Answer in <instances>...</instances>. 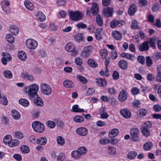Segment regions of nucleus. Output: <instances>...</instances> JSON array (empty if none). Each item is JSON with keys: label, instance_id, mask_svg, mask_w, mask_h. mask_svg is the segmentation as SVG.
<instances>
[{"label": "nucleus", "instance_id": "7c9ffc66", "mask_svg": "<svg viewBox=\"0 0 161 161\" xmlns=\"http://www.w3.org/2000/svg\"><path fill=\"white\" fill-rule=\"evenodd\" d=\"M148 44H149L151 47L154 49L155 47L156 39L154 37H152L149 39Z\"/></svg>", "mask_w": 161, "mask_h": 161}, {"label": "nucleus", "instance_id": "b1692460", "mask_svg": "<svg viewBox=\"0 0 161 161\" xmlns=\"http://www.w3.org/2000/svg\"><path fill=\"white\" fill-rule=\"evenodd\" d=\"M96 82L98 86L101 87L105 86L107 84L106 80L102 78L97 79Z\"/></svg>", "mask_w": 161, "mask_h": 161}, {"label": "nucleus", "instance_id": "864d4df0", "mask_svg": "<svg viewBox=\"0 0 161 161\" xmlns=\"http://www.w3.org/2000/svg\"><path fill=\"white\" fill-rule=\"evenodd\" d=\"M47 126L48 127L53 129L54 128L56 125L55 123L53 121L49 120L46 123Z\"/></svg>", "mask_w": 161, "mask_h": 161}, {"label": "nucleus", "instance_id": "2eb2a0df", "mask_svg": "<svg viewBox=\"0 0 161 161\" xmlns=\"http://www.w3.org/2000/svg\"><path fill=\"white\" fill-rule=\"evenodd\" d=\"M127 97V94L125 90H122L119 93L118 98L119 100L121 102L125 101Z\"/></svg>", "mask_w": 161, "mask_h": 161}, {"label": "nucleus", "instance_id": "f03ea898", "mask_svg": "<svg viewBox=\"0 0 161 161\" xmlns=\"http://www.w3.org/2000/svg\"><path fill=\"white\" fill-rule=\"evenodd\" d=\"M140 131L136 128H133L130 130L131 140L133 142H138L140 140Z\"/></svg>", "mask_w": 161, "mask_h": 161}, {"label": "nucleus", "instance_id": "6e6552de", "mask_svg": "<svg viewBox=\"0 0 161 161\" xmlns=\"http://www.w3.org/2000/svg\"><path fill=\"white\" fill-rule=\"evenodd\" d=\"M25 43L27 48L31 50L36 48L38 45L35 40L31 39H27L25 42Z\"/></svg>", "mask_w": 161, "mask_h": 161}, {"label": "nucleus", "instance_id": "e2e57ef3", "mask_svg": "<svg viewBox=\"0 0 161 161\" xmlns=\"http://www.w3.org/2000/svg\"><path fill=\"white\" fill-rule=\"evenodd\" d=\"M75 64L79 66H81L83 64L82 60L80 58L78 57L76 58L75 60Z\"/></svg>", "mask_w": 161, "mask_h": 161}, {"label": "nucleus", "instance_id": "5701e85b", "mask_svg": "<svg viewBox=\"0 0 161 161\" xmlns=\"http://www.w3.org/2000/svg\"><path fill=\"white\" fill-rule=\"evenodd\" d=\"M36 98H34V103L36 105L38 106H43L44 105L42 99L38 95L36 96Z\"/></svg>", "mask_w": 161, "mask_h": 161}, {"label": "nucleus", "instance_id": "2f4dec72", "mask_svg": "<svg viewBox=\"0 0 161 161\" xmlns=\"http://www.w3.org/2000/svg\"><path fill=\"white\" fill-rule=\"evenodd\" d=\"M9 31L12 34L16 35L19 32V29L18 27L16 26H13L11 27L9 29Z\"/></svg>", "mask_w": 161, "mask_h": 161}, {"label": "nucleus", "instance_id": "423d86ee", "mask_svg": "<svg viewBox=\"0 0 161 161\" xmlns=\"http://www.w3.org/2000/svg\"><path fill=\"white\" fill-rule=\"evenodd\" d=\"M40 87L42 92L45 95H49L51 93L52 90L49 85L42 83L41 84Z\"/></svg>", "mask_w": 161, "mask_h": 161}, {"label": "nucleus", "instance_id": "1a4fd4ad", "mask_svg": "<svg viewBox=\"0 0 161 161\" xmlns=\"http://www.w3.org/2000/svg\"><path fill=\"white\" fill-rule=\"evenodd\" d=\"M1 4L2 8L3 11L7 14H9L10 13L9 5L10 3L7 0H3L1 2Z\"/></svg>", "mask_w": 161, "mask_h": 161}, {"label": "nucleus", "instance_id": "6e6d98bb", "mask_svg": "<svg viewBox=\"0 0 161 161\" xmlns=\"http://www.w3.org/2000/svg\"><path fill=\"white\" fill-rule=\"evenodd\" d=\"M57 142L58 143L60 146L64 144L65 142L64 139L60 136H58L57 137Z\"/></svg>", "mask_w": 161, "mask_h": 161}, {"label": "nucleus", "instance_id": "5fc2aeb1", "mask_svg": "<svg viewBox=\"0 0 161 161\" xmlns=\"http://www.w3.org/2000/svg\"><path fill=\"white\" fill-rule=\"evenodd\" d=\"M81 156L85 154L87 151V149L85 147H82L78 149Z\"/></svg>", "mask_w": 161, "mask_h": 161}, {"label": "nucleus", "instance_id": "f704fd0d", "mask_svg": "<svg viewBox=\"0 0 161 161\" xmlns=\"http://www.w3.org/2000/svg\"><path fill=\"white\" fill-rule=\"evenodd\" d=\"M88 64L93 68H96L97 66V64L95 60L92 59H90L87 61Z\"/></svg>", "mask_w": 161, "mask_h": 161}, {"label": "nucleus", "instance_id": "412c9836", "mask_svg": "<svg viewBox=\"0 0 161 161\" xmlns=\"http://www.w3.org/2000/svg\"><path fill=\"white\" fill-rule=\"evenodd\" d=\"M119 67L123 69H126L128 68V64L126 61L124 60H122L118 62Z\"/></svg>", "mask_w": 161, "mask_h": 161}, {"label": "nucleus", "instance_id": "052dcab7", "mask_svg": "<svg viewBox=\"0 0 161 161\" xmlns=\"http://www.w3.org/2000/svg\"><path fill=\"white\" fill-rule=\"evenodd\" d=\"M15 137L17 138L21 139L24 136L22 132L19 131H17L15 133Z\"/></svg>", "mask_w": 161, "mask_h": 161}, {"label": "nucleus", "instance_id": "680f3d73", "mask_svg": "<svg viewBox=\"0 0 161 161\" xmlns=\"http://www.w3.org/2000/svg\"><path fill=\"white\" fill-rule=\"evenodd\" d=\"M159 9L158 4L157 3L153 4L152 6V10L153 12H156L158 11Z\"/></svg>", "mask_w": 161, "mask_h": 161}, {"label": "nucleus", "instance_id": "ddd939ff", "mask_svg": "<svg viewBox=\"0 0 161 161\" xmlns=\"http://www.w3.org/2000/svg\"><path fill=\"white\" fill-rule=\"evenodd\" d=\"M76 132L78 135L81 136H85L87 134L88 131L86 128L80 127L76 129Z\"/></svg>", "mask_w": 161, "mask_h": 161}, {"label": "nucleus", "instance_id": "f8f14e48", "mask_svg": "<svg viewBox=\"0 0 161 161\" xmlns=\"http://www.w3.org/2000/svg\"><path fill=\"white\" fill-rule=\"evenodd\" d=\"M138 48L139 51L141 52L148 51L149 48V46L147 41L143 42L142 44H139Z\"/></svg>", "mask_w": 161, "mask_h": 161}, {"label": "nucleus", "instance_id": "774afa93", "mask_svg": "<svg viewBox=\"0 0 161 161\" xmlns=\"http://www.w3.org/2000/svg\"><path fill=\"white\" fill-rule=\"evenodd\" d=\"M95 92V90L92 88H89L86 93V96H89L93 94Z\"/></svg>", "mask_w": 161, "mask_h": 161}, {"label": "nucleus", "instance_id": "49530a36", "mask_svg": "<svg viewBox=\"0 0 161 161\" xmlns=\"http://www.w3.org/2000/svg\"><path fill=\"white\" fill-rule=\"evenodd\" d=\"M77 78L78 81L82 83H86L87 82V79L81 75H77Z\"/></svg>", "mask_w": 161, "mask_h": 161}, {"label": "nucleus", "instance_id": "dca6fc26", "mask_svg": "<svg viewBox=\"0 0 161 161\" xmlns=\"http://www.w3.org/2000/svg\"><path fill=\"white\" fill-rule=\"evenodd\" d=\"M112 36L115 39L118 41L120 40L122 37L121 33L118 31H113Z\"/></svg>", "mask_w": 161, "mask_h": 161}, {"label": "nucleus", "instance_id": "f257e3e1", "mask_svg": "<svg viewBox=\"0 0 161 161\" xmlns=\"http://www.w3.org/2000/svg\"><path fill=\"white\" fill-rule=\"evenodd\" d=\"M25 90L29 99H33L36 96H38L37 92L39 90V86L37 84L34 83L25 87Z\"/></svg>", "mask_w": 161, "mask_h": 161}, {"label": "nucleus", "instance_id": "72a5a7b5", "mask_svg": "<svg viewBox=\"0 0 161 161\" xmlns=\"http://www.w3.org/2000/svg\"><path fill=\"white\" fill-rule=\"evenodd\" d=\"M153 146V143L151 142L145 143L143 146V148L145 151L150 150Z\"/></svg>", "mask_w": 161, "mask_h": 161}, {"label": "nucleus", "instance_id": "0e129e2a", "mask_svg": "<svg viewBox=\"0 0 161 161\" xmlns=\"http://www.w3.org/2000/svg\"><path fill=\"white\" fill-rule=\"evenodd\" d=\"M113 59H116L118 57V54L116 51L113 50L111 53V56Z\"/></svg>", "mask_w": 161, "mask_h": 161}, {"label": "nucleus", "instance_id": "ea45409f", "mask_svg": "<svg viewBox=\"0 0 161 161\" xmlns=\"http://www.w3.org/2000/svg\"><path fill=\"white\" fill-rule=\"evenodd\" d=\"M72 110L73 111L75 112H83L84 110L83 109H81L79 108V106L78 105H75L73 106Z\"/></svg>", "mask_w": 161, "mask_h": 161}, {"label": "nucleus", "instance_id": "a19ab883", "mask_svg": "<svg viewBox=\"0 0 161 161\" xmlns=\"http://www.w3.org/2000/svg\"><path fill=\"white\" fill-rule=\"evenodd\" d=\"M21 151L24 153H28L30 151L29 148L26 145L22 146L20 148Z\"/></svg>", "mask_w": 161, "mask_h": 161}, {"label": "nucleus", "instance_id": "e433bc0d", "mask_svg": "<svg viewBox=\"0 0 161 161\" xmlns=\"http://www.w3.org/2000/svg\"><path fill=\"white\" fill-rule=\"evenodd\" d=\"M1 55L3 57V58H5L8 61H10L12 60V58L11 55L7 53L3 52L2 53Z\"/></svg>", "mask_w": 161, "mask_h": 161}, {"label": "nucleus", "instance_id": "3c124183", "mask_svg": "<svg viewBox=\"0 0 161 161\" xmlns=\"http://www.w3.org/2000/svg\"><path fill=\"white\" fill-rule=\"evenodd\" d=\"M73 120L76 122L81 123L84 121V118L82 116H76L74 118Z\"/></svg>", "mask_w": 161, "mask_h": 161}, {"label": "nucleus", "instance_id": "c756f323", "mask_svg": "<svg viewBox=\"0 0 161 161\" xmlns=\"http://www.w3.org/2000/svg\"><path fill=\"white\" fill-rule=\"evenodd\" d=\"M157 74L156 76L157 81L161 82V66H159L157 68Z\"/></svg>", "mask_w": 161, "mask_h": 161}, {"label": "nucleus", "instance_id": "c9c22d12", "mask_svg": "<svg viewBox=\"0 0 161 161\" xmlns=\"http://www.w3.org/2000/svg\"><path fill=\"white\" fill-rule=\"evenodd\" d=\"M137 155V153L135 151H130L129 152L127 155V158L130 159H133L135 158Z\"/></svg>", "mask_w": 161, "mask_h": 161}, {"label": "nucleus", "instance_id": "7ed1b4c3", "mask_svg": "<svg viewBox=\"0 0 161 161\" xmlns=\"http://www.w3.org/2000/svg\"><path fill=\"white\" fill-rule=\"evenodd\" d=\"M32 127L35 131L38 133H42L44 131L45 129L44 125L38 121L33 122L32 124Z\"/></svg>", "mask_w": 161, "mask_h": 161}, {"label": "nucleus", "instance_id": "58836bf2", "mask_svg": "<svg viewBox=\"0 0 161 161\" xmlns=\"http://www.w3.org/2000/svg\"><path fill=\"white\" fill-rule=\"evenodd\" d=\"M19 103L25 107H27L29 104V101L26 99L22 98L19 99Z\"/></svg>", "mask_w": 161, "mask_h": 161}, {"label": "nucleus", "instance_id": "09e8293b", "mask_svg": "<svg viewBox=\"0 0 161 161\" xmlns=\"http://www.w3.org/2000/svg\"><path fill=\"white\" fill-rule=\"evenodd\" d=\"M6 39L8 42L9 43H12L14 41L13 36L10 34H8L6 36Z\"/></svg>", "mask_w": 161, "mask_h": 161}, {"label": "nucleus", "instance_id": "393cba45", "mask_svg": "<svg viewBox=\"0 0 161 161\" xmlns=\"http://www.w3.org/2000/svg\"><path fill=\"white\" fill-rule=\"evenodd\" d=\"M141 130L142 135L146 136L148 137L150 135V132L148 128L146 126H142Z\"/></svg>", "mask_w": 161, "mask_h": 161}, {"label": "nucleus", "instance_id": "20e7f679", "mask_svg": "<svg viewBox=\"0 0 161 161\" xmlns=\"http://www.w3.org/2000/svg\"><path fill=\"white\" fill-rule=\"evenodd\" d=\"M99 13V8L98 4L96 3H92L91 8H87L86 13V14L90 16L92 13L93 15H96Z\"/></svg>", "mask_w": 161, "mask_h": 161}, {"label": "nucleus", "instance_id": "338daca9", "mask_svg": "<svg viewBox=\"0 0 161 161\" xmlns=\"http://www.w3.org/2000/svg\"><path fill=\"white\" fill-rule=\"evenodd\" d=\"M65 158L64 155L63 153L59 154L57 157V161H63Z\"/></svg>", "mask_w": 161, "mask_h": 161}, {"label": "nucleus", "instance_id": "0eeeda50", "mask_svg": "<svg viewBox=\"0 0 161 161\" xmlns=\"http://www.w3.org/2000/svg\"><path fill=\"white\" fill-rule=\"evenodd\" d=\"M69 13L70 18L74 21L80 20L82 17L81 14L78 12L70 11Z\"/></svg>", "mask_w": 161, "mask_h": 161}, {"label": "nucleus", "instance_id": "8fccbe9b", "mask_svg": "<svg viewBox=\"0 0 161 161\" xmlns=\"http://www.w3.org/2000/svg\"><path fill=\"white\" fill-rule=\"evenodd\" d=\"M0 99L1 101V103L4 105H7L8 103V100L7 98L4 96H2L0 94Z\"/></svg>", "mask_w": 161, "mask_h": 161}, {"label": "nucleus", "instance_id": "69168bd1", "mask_svg": "<svg viewBox=\"0 0 161 161\" xmlns=\"http://www.w3.org/2000/svg\"><path fill=\"white\" fill-rule=\"evenodd\" d=\"M137 59L138 62L142 64H144L145 58L143 56H138L137 57Z\"/></svg>", "mask_w": 161, "mask_h": 161}, {"label": "nucleus", "instance_id": "13d9d810", "mask_svg": "<svg viewBox=\"0 0 161 161\" xmlns=\"http://www.w3.org/2000/svg\"><path fill=\"white\" fill-rule=\"evenodd\" d=\"M153 64V61L151 58L149 56H147L146 58V64L148 67H150Z\"/></svg>", "mask_w": 161, "mask_h": 161}, {"label": "nucleus", "instance_id": "4468645a", "mask_svg": "<svg viewBox=\"0 0 161 161\" xmlns=\"http://www.w3.org/2000/svg\"><path fill=\"white\" fill-rule=\"evenodd\" d=\"M137 7L134 3L130 4L128 8V13L129 15L132 16L135 14L137 11Z\"/></svg>", "mask_w": 161, "mask_h": 161}, {"label": "nucleus", "instance_id": "c85d7f7f", "mask_svg": "<svg viewBox=\"0 0 161 161\" xmlns=\"http://www.w3.org/2000/svg\"><path fill=\"white\" fill-rule=\"evenodd\" d=\"M18 55L19 59L22 61H25L26 59V54L24 51L19 52Z\"/></svg>", "mask_w": 161, "mask_h": 161}, {"label": "nucleus", "instance_id": "bf43d9fd", "mask_svg": "<svg viewBox=\"0 0 161 161\" xmlns=\"http://www.w3.org/2000/svg\"><path fill=\"white\" fill-rule=\"evenodd\" d=\"M100 55L103 58H105L108 55L107 51L105 49L102 50L101 51Z\"/></svg>", "mask_w": 161, "mask_h": 161}, {"label": "nucleus", "instance_id": "79ce46f5", "mask_svg": "<svg viewBox=\"0 0 161 161\" xmlns=\"http://www.w3.org/2000/svg\"><path fill=\"white\" fill-rule=\"evenodd\" d=\"M83 36L82 33H78L74 37L75 39L78 42H80V41H83Z\"/></svg>", "mask_w": 161, "mask_h": 161}, {"label": "nucleus", "instance_id": "37998d69", "mask_svg": "<svg viewBox=\"0 0 161 161\" xmlns=\"http://www.w3.org/2000/svg\"><path fill=\"white\" fill-rule=\"evenodd\" d=\"M24 5L25 7L30 10H32L33 9V6L32 3L28 1H25Z\"/></svg>", "mask_w": 161, "mask_h": 161}, {"label": "nucleus", "instance_id": "aec40b11", "mask_svg": "<svg viewBox=\"0 0 161 161\" xmlns=\"http://www.w3.org/2000/svg\"><path fill=\"white\" fill-rule=\"evenodd\" d=\"M36 18L37 20L41 22L44 21L46 19L45 15L40 12H38L36 13Z\"/></svg>", "mask_w": 161, "mask_h": 161}, {"label": "nucleus", "instance_id": "c03bdc74", "mask_svg": "<svg viewBox=\"0 0 161 161\" xmlns=\"http://www.w3.org/2000/svg\"><path fill=\"white\" fill-rule=\"evenodd\" d=\"M12 137L10 135L6 136L3 139V142L6 145L9 144L12 140Z\"/></svg>", "mask_w": 161, "mask_h": 161}, {"label": "nucleus", "instance_id": "f3484780", "mask_svg": "<svg viewBox=\"0 0 161 161\" xmlns=\"http://www.w3.org/2000/svg\"><path fill=\"white\" fill-rule=\"evenodd\" d=\"M120 113L122 116L127 119L130 118L131 115L130 110L126 108L121 109Z\"/></svg>", "mask_w": 161, "mask_h": 161}, {"label": "nucleus", "instance_id": "9b49d317", "mask_svg": "<svg viewBox=\"0 0 161 161\" xmlns=\"http://www.w3.org/2000/svg\"><path fill=\"white\" fill-rule=\"evenodd\" d=\"M124 22V21L122 20H113L110 23V27L112 28H114L116 27H120L122 25Z\"/></svg>", "mask_w": 161, "mask_h": 161}, {"label": "nucleus", "instance_id": "bb28decb", "mask_svg": "<svg viewBox=\"0 0 161 161\" xmlns=\"http://www.w3.org/2000/svg\"><path fill=\"white\" fill-rule=\"evenodd\" d=\"M119 133V130L116 128L112 129L109 132L108 136L109 137L112 138L116 136Z\"/></svg>", "mask_w": 161, "mask_h": 161}, {"label": "nucleus", "instance_id": "4be33fe9", "mask_svg": "<svg viewBox=\"0 0 161 161\" xmlns=\"http://www.w3.org/2000/svg\"><path fill=\"white\" fill-rule=\"evenodd\" d=\"M63 85L67 88H71L73 87L74 84L73 82L69 80H66L63 82Z\"/></svg>", "mask_w": 161, "mask_h": 161}, {"label": "nucleus", "instance_id": "a878e982", "mask_svg": "<svg viewBox=\"0 0 161 161\" xmlns=\"http://www.w3.org/2000/svg\"><path fill=\"white\" fill-rule=\"evenodd\" d=\"M71 155L72 157L76 159H80L82 156L81 153H80L78 150L72 151L71 153Z\"/></svg>", "mask_w": 161, "mask_h": 161}, {"label": "nucleus", "instance_id": "de8ad7c7", "mask_svg": "<svg viewBox=\"0 0 161 161\" xmlns=\"http://www.w3.org/2000/svg\"><path fill=\"white\" fill-rule=\"evenodd\" d=\"M110 142V140L106 138H101L99 141V143L101 145H105Z\"/></svg>", "mask_w": 161, "mask_h": 161}, {"label": "nucleus", "instance_id": "6ab92c4d", "mask_svg": "<svg viewBox=\"0 0 161 161\" xmlns=\"http://www.w3.org/2000/svg\"><path fill=\"white\" fill-rule=\"evenodd\" d=\"M113 8L108 7L104 9L103 14L104 16L106 17H109L113 15Z\"/></svg>", "mask_w": 161, "mask_h": 161}, {"label": "nucleus", "instance_id": "a18cd8bd", "mask_svg": "<svg viewBox=\"0 0 161 161\" xmlns=\"http://www.w3.org/2000/svg\"><path fill=\"white\" fill-rule=\"evenodd\" d=\"M4 75L8 79L11 78L13 77V75L11 71L9 70H5L3 72Z\"/></svg>", "mask_w": 161, "mask_h": 161}, {"label": "nucleus", "instance_id": "603ef678", "mask_svg": "<svg viewBox=\"0 0 161 161\" xmlns=\"http://www.w3.org/2000/svg\"><path fill=\"white\" fill-rule=\"evenodd\" d=\"M107 151L111 155L115 154L116 152L115 148L112 146L109 147L108 148Z\"/></svg>", "mask_w": 161, "mask_h": 161}, {"label": "nucleus", "instance_id": "4c0bfd02", "mask_svg": "<svg viewBox=\"0 0 161 161\" xmlns=\"http://www.w3.org/2000/svg\"><path fill=\"white\" fill-rule=\"evenodd\" d=\"M96 20L97 24L98 26H103V21L100 15L98 14L97 15Z\"/></svg>", "mask_w": 161, "mask_h": 161}, {"label": "nucleus", "instance_id": "a211bd4d", "mask_svg": "<svg viewBox=\"0 0 161 161\" xmlns=\"http://www.w3.org/2000/svg\"><path fill=\"white\" fill-rule=\"evenodd\" d=\"M103 30L101 28L96 29L95 31L96 39L97 40H100L103 38Z\"/></svg>", "mask_w": 161, "mask_h": 161}, {"label": "nucleus", "instance_id": "39448f33", "mask_svg": "<svg viewBox=\"0 0 161 161\" xmlns=\"http://www.w3.org/2000/svg\"><path fill=\"white\" fill-rule=\"evenodd\" d=\"M93 48L92 46L90 45L84 47L81 52L80 55L84 58H88L91 54Z\"/></svg>", "mask_w": 161, "mask_h": 161}, {"label": "nucleus", "instance_id": "9d476101", "mask_svg": "<svg viewBox=\"0 0 161 161\" xmlns=\"http://www.w3.org/2000/svg\"><path fill=\"white\" fill-rule=\"evenodd\" d=\"M66 51L68 52H72L71 55L73 56L75 55L77 53L76 50L75 49V46L72 43H67L65 47Z\"/></svg>", "mask_w": 161, "mask_h": 161}, {"label": "nucleus", "instance_id": "473e14b6", "mask_svg": "<svg viewBox=\"0 0 161 161\" xmlns=\"http://www.w3.org/2000/svg\"><path fill=\"white\" fill-rule=\"evenodd\" d=\"M12 115L13 118L15 119H18L20 118V114L16 110H12Z\"/></svg>", "mask_w": 161, "mask_h": 161}, {"label": "nucleus", "instance_id": "4d7b16f0", "mask_svg": "<svg viewBox=\"0 0 161 161\" xmlns=\"http://www.w3.org/2000/svg\"><path fill=\"white\" fill-rule=\"evenodd\" d=\"M19 143V141L17 140H11L8 145L11 147H13L17 146Z\"/></svg>", "mask_w": 161, "mask_h": 161}, {"label": "nucleus", "instance_id": "cd10ccee", "mask_svg": "<svg viewBox=\"0 0 161 161\" xmlns=\"http://www.w3.org/2000/svg\"><path fill=\"white\" fill-rule=\"evenodd\" d=\"M47 140L45 137H41L37 139L36 142L38 144L45 145L47 142Z\"/></svg>", "mask_w": 161, "mask_h": 161}]
</instances>
